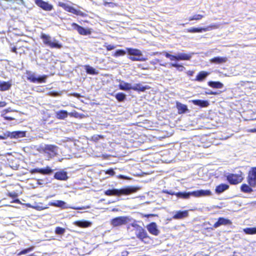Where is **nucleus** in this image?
Masks as SVG:
<instances>
[{
	"label": "nucleus",
	"mask_w": 256,
	"mask_h": 256,
	"mask_svg": "<svg viewBox=\"0 0 256 256\" xmlns=\"http://www.w3.org/2000/svg\"><path fill=\"white\" fill-rule=\"evenodd\" d=\"M139 190L137 186H129L120 190L109 189L105 190L104 194L108 196H120L122 195L128 196L136 192Z\"/></svg>",
	"instance_id": "f257e3e1"
},
{
	"label": "nucleus",
	"mask_w": 256,
	"mask_h": 256,
	"mask_svg": "<svg viewBox=\"0 0 256 256\" xmlns=\"http://www.w3.org/2000/svg\"><path fill=\"white\" fill-rule=\"evenodd\" d=\"M212 194L210 190H198L189 192H177L176 193V196L178 198L187 200L190 198L191 196L194 197H200L202 196H210Z\"/></svg>",
	"instance_id": "f03ea898"
},
{
	"label": "nucleus",
	"mask_w": 256,
	"mask_h": 256,
	"mask_svg": "<svg viewBox=\"0 0 256 256\" xmlns=\"http://www.w3.org/2000/svg\"><path fill=\"white\" fill-rule=\"evenodd\" d=\"M40 38L42 40L44 44L51 48L60 49L62 48V44L58 40L54 39L52 40L51 36L48 34L42 33Z\"/></svg>",
	"instance_id": "7ed1b4c3"
},
{
	"label": "nucleus",
	"mask_w": 256,
	"mask_h": 256,
	"mask_svg": "<svg viewBox=\"0 0 256 256\" xmlns=\"http://www.w3.org/2000/svg\"><path fill=\"white\" fill-rule=\"evenodd\" d=\"M128 54L130 56H130L129 59L132 61H145L146 58L142 57V52L137 48H126Z\"/></svg>",
	"instance_id": "20e7f679"
},
{
	"label": "nucleus",
	"mask_w": 256,
	"mask_h": 256,
	"mask_svg": "<svg viewBox=\"0 0 256 256\" xmlns=\"http://www.w3.org/2000/svg\"><path fill=\"white\" fill-rule=\"evenodd\" d=\"M135 234L136 237L144 244H148L152 241V238L143 228H140V230H136Z\"/></svg>",
	"instance_id": "39448f33"
},
{
	"label": "nucleus",
	"mask_w": 256,
	"mask_h": 256,
	"mask_svg": "<svg viewBox=\"0 0 256 256\" xmlns=\"http://www.w3.org/2000/svg\"><path fill=\"white\" fill-rule=\"evenodd\" d=\"M243 179V174L241 171L238 174H229L226 176V180L230 184H237L241 182Z\"/></svg>",
	"instance_id": "423d86ee"
},
{
	"label": "nucleus",
	"mask_w": 256,
	"mask_h": 256,
	"mask_svg": "<svg viewBox=\"0 0 256 256\" xmlns=\"http://www.w3.org/2000/svg\"><path fill=\"white\" fill-rule=\"evenodd\" d=\"M58 6L62 7L66 11L71 12L72 14H74L76 16H80L82 17H86L87 16V14L86 13L80 10H77L76 8H74V7L68 5L67 4L62 2H59L58 3Z\"/></svg>",
	"instance_id": "0eeeda50"
},
{
	"label": "nucleus",
	"mask_w": 256,
	"mask_h": 256,
	"mask_svg": "<svg viewBox=\"0 0 256 256\" xmlns=\"http://www.w3.org/2000/svg\"><path fill=\"white\" fill-rule=\"evenodd\" d=\"M164 56L166 58H170L172 61L188 60L192 57V56L190 54L185 53H180L177 55H172L167 52H165Z\"/></svg>",
	"instance_id": "6e6552de"
},
{
	"label": "nucleus",
	"mask_w": 256,
	"mask_h": 256,
	"mask_svg": "<svg viewBox=\"0 0 256 256\" xmlns=\"http://www.w3.org/2000/svg\"><path fill=\"white\" fill-rule=\"evenodd\" d=\"M44 153L47 154L49 158H52L58 154V147L54 144H46L42 148Z\"/></svg>",
	"instance_id": "1a4fd4ad"
},
{
	"label": "nucleus",
	"mask_w": 256,
	"mask_h": 256,
	"mask_svg": "<svg viewBox=\"0 0 256 256\" xmlns=\"http://www.w3.org/2000/svg\"><path fill=\"white\" fill-rule=\"evenodd\" d=\"M27 76L26 78L28 80L32 82L36 83H44L46 82V79L47 78V76L43 75L42 76H40L38 78L34 74H31L30 72H26Z\"/></svg>",
	"instance_id": "9d476101"
},
{
	"label": "nucleus",
	"mask_w": 256,
	"mask_h": 256,
	"mask_svg": "<svg viewBox=\"0 0 256 256\" xmlns=\"http://www.w3.org/2000/svg\"><path fill=\"white\" fill-rule=\"evenodd\" d=\"M247 182L252 186H256V166L252 167L248 172Z\"/></svg>",
	"instance_id": "9b49d317"
},
{
	"label": "nucleus",
	"mask_w": 256,
	"mask_h": 256,
	"mask_svg": "<svg viewBox=\"0 0 256 256\" xmlns=\"http://www.w3.org/2000/svg\"><path fill=\"white\" fill-rule=\"evenodd\" d=\"M218 27V26L216 24H211L204 28H188L186 32L190 33L202 32H203L210 30L212 29L217 28Z\"/></svg>",
	"instance_id": "f8f14e48"
},
{
	"label": "nucleus",
	"mask_w": 256,
	"mask_h": 256,
	"mask_svg": "<svg viewBox=\"0 0 256 256\" xmlns=\"http://www.w3.org/2000/svg\"><path fill=\"white\" fill-rule=\"evenodd\" d=\"M128 218L126 216H118L110 220V224L113 226H118L127 223Z\"/></svg>",
	"instance_id": "ddd939ff"
},
{
	"label": "nucleus",
	"mask_w": 256,
	"mask_h": 256,
	"mask_svg": "<svg viewBox=\"0 0 256 256\" xmlns=\"http://www.w3.org/2000/svg\"><path fill=\"white\" fill-rule=\"evenodd\" d=\"M72 26L74 29L76 30L80 35L87 36L90 34L92 33L90 28H85L75 22L72 24Z\"/></svg>",
	"instance_id": "4468645a"
},
{
	"label": "nucleus",
	"mask_w": 256,
	"mask_h": 256,
	"mask_svg": "<svg viewBox=\"0 0 256 256\" xmlns=\"http://www.w3.org/2000/svg\"><path fill=\"white\" fill-rule=\"evenodd\" d=\"M36 6L45 11H50L54 8L52 4L43 0H34Z\"/></svg>",
	"instance_id": "2eb2a0df"
},
{
	"label": "nucleus",
	"mask_w": 256,
	"mask_h": 256,
	"mask_svg": "<svg viewBox=\"0 0 256 256\" xmlns=\"http://www.w3.org/2000/svg\"><path fill=\"white\" fill-rule=\"evenodd\" d=\"M146 228L148 232L154 236H157L160 234V230L155 222H150L146 226Z\"/></svg>",
	"instance_id": "dca6fc26"
},
{
	"label": "nucleus",
	"mask_w": 256,
	"mask_h": 256,
	"mask_svg": "<svg viewBox=\"0 0 256 256\" xmlns=\"http://www.w3.org/2000/svg\"><path fill=\"white\" fill-rule=\"evenodd\" d=\"M232 224V222L230 220L224 217H220L218 218V221L214 224L213 227L217 228L222 225H231Z\"/></svg>",
	"instance_id": "f3484780"
},
{
	"label": "nucleus",
	"mask_w": 256,
	"mask_h": 256,
	"mask_svg": "<svg viewBox=\"0 0 256 256\" xmlns=\"http://www.w3.org/2000/svg\"><path fill=\"white\" fill-rule=\"evenodd\" d=\"M54 178L59 180H66L68 178L67 172L64 170L56 172L54 174Z\"/></svg>",
	"instance_id": "a211bd4d"
},
{
	"label": "nucleus",
	"mask_w": 256,
	"mask_h": 256,
	"mask_svg": "<svg viewBox=\"0 0 256 256\" xmlns=\"http://www.w3.org/2000/svg\"><path fill=\"white\" fill-rule=\"evenodd\" d=\"M8 136L10 138H23L26 136V132L14 131L12 132H8Z\"/></svg>",
	"instance_id": "6ab92c4d"
},
{
	"label": "nucleus",
	"mask_w": 256,
	"mask_h": 256,
	"mask_svg": "<svg viewBox=\"0 0 256 256\" xmlns=\"http://www.w3.org/2000/svg\"><path fill=\"white\" fill-rule=\"evenodd\" d=\"M248 184H242L240 186V190L243 192L250 194L253 192L252 188H256V186H252L249 182Z\"/></svg>",
	"instance_id": "aec40b11"
},
{
	"label": "nucleus",
	"mask_w": 256,
	"mask_h": 256,
	"mask_svg": "<svg viewBox=\"0 0 256 256\" xmlns=\"http://www.w3.org/2000/svg\"><path fill=\"white\" fill-rule=\"evenodd\" d=\"M176 107L178 109V114L186 113L188 110L186 105L184 104L178 102H176Z\"/></svg>",
	"instance_id": "412c9836"
},
{
	"label": "nucleus",
	"mask_w": 256,
	"mask_h": 256,
	"mask_svg": "<svg viewBox=\"0 0 256 256\" xmlns=\"http://www.w3.org/2000/svg\"><path fill=\"white\" fill-rule=\"evenodd\" d=\"M192 102L196 106H200V108H206L210 104L208 100H194Z\"/></svg>",
	"instance_id": "4be33fe9"
},
{
	"label": "nucleus",
	"mask_w": 256,
	"mask_h": 256,
	"mask_svg": "<svg viewBox=\"0 0 256 256\" xmlns=\"http://www.w3.org/2000/svg\"><path fill=\"white\" fill-rule=\"evenodd\" d=\"M132 90L136 92H144L146 90L150 88V86H143L141 84H136L134 86H132Z\"/></svg>",
	"instance_id": "5701e85b"
},
{
	"label": "nucleus",
	"mask_w": 256,
	"mask_h": 256,
	"mask_svg": "<svg viewBox=\"0 0 256 256\" xmlns=\"http://www.w3.org/2000/svg\"><path fill=\"white\" fill-rule=\"evenodd\" d=\"M188 216V210H184V211H178L176 214L173 216V218L174 219H182L184 218H186Z\"/></svg>",
	"instance_id": "b1692460"
},
{
	"label": "nucleus",
	"mask_w": 256,
	"mask_h": 256,
	"mask_svg": "<svg viewBox=\"0 0 256 256\" xmlns=\"http://www.w3.org/2000/svg\"><path fill=\"white\" fill-rule=\"evenodd\" d=\"M229 188V186L225 184H221L216 186L215 192L216 194H220L228 190Z\"/></svg>",
	"instance_id": "393cba45"
},
{
	"label": "nucleus",
	"mask_w": 256,
	"mask_h": 256,
	"mask_svg": "<svg viewBox=\"0 0 256 256\" xmlns=\"http://www.w3.org/2000/svg\"><path fill=\"white\" fill-rule=\"evenodd\" d=\"M68 115V113L66 110H60L56 112V118L58 120H64Z\"/></svg>",
	"instance_id": "a878e982"
},
{
	"label": "nucleus",
	"mask_w": 256,
	"mask_h": 256,
	"mask_svg": "<svg viewBox=\"0 0 256 256\" xmlns=\"http://www.w3.org/2000/svg\"><path fill=\"white\" fill-rule=\"evenodd\" d=\"M208 72L204 71L200 72L196 76L195 80L198 82H202L208 75Z\"/></svg>",
	"instance_id": "bb28decb"
},
{
	"label": "nucleus",
	"mask_w": 256,
	"mask_h": 256,
	"mask_svg": "<svg viewBox=\"0 0 256 256\" xmlns=\"http://www.w3.org/2000/svg\"><path fill=\"white\" fill-rule=\"evenodd\" d=\"M208 85L214 88H221L223 87V84L220 82L210 81L208 82Z\"/></svg>",
	"instance_id": "cd10ccee"
},
{
	"label": "nucleus",
	"mask_w": 256,
	"mask_h": 256,
	"mask_svg": "<svg viewBox=\"0 0 256 256\" xmlns=\"http://www.w3.org/2000/svg\"><path fill=\"white\" fill-rule=\"evenodd\" d=\"M119 88L124 90H132V86L128 82H124L118 85Z\"/></svg>",
	"instance_id": "c85d7f7f"
},
{
	"label": "nucleus",
	"mask_w": 256,
	"mask_h": 256,
	"mask_svg": "<svg viewBox=\"0 0 256 256\" xmlns=\"http://www.w3.org/2000/svg\"><path fill=\"white\" fill-rule=\"evenodd\" d=\"M53 172L50 166H47L44 168H40V174L43 175H49Z\"/></svg>",
	"instance_id": "c756f323"
},
{
	"label": "nucleus",
	"mask_w": 256,
	"mask_h": 256,
	"mask_svg": "<svg viewBox=\"0 0 256 256\" xmlns=\"http://www.w3.org/2000/svg\"><path fill=\"white\" fill-rule=\"evenodd\" d=\"M227 58L225 57H214L212 58L211 62H212L216 64H221L226 62Z\"/></svg>",
	"instance_id": "7c9ffc66"
},
{
	"label": "nucleus",
	"mask_w": 256,
	"mask_h": 256,
	"mask_svg": "<svg viewBox=\"0 0 256 256\" xmlns=\"http://www.w3.org/2000/svg\"><path fill=\"white\" fill-rule=\"evenodd\" d=\"M11 84L8 82H0V90L1 91H5L10 88Z\"/></svg>",
	"instance_id": "2f4dec72"
},
{
	"label": "nucleus",
	"mask_w": 256,
	"mask_h": 256,
	"mask_svg": "<svg viewBox=\"0 0 256 256\" xmlns=\"http://www.w3.org/2000/svg\"><path fill=\"white\" fill-rule=\"evenodd\" d=\"M85 70L88 74H98V72L94 68L88 65L85 66Z\"/></svg>",
	"instance_id": "473e14b6"
},
{
	"label": "nucleus",
	"mask_w": 256,
	"mask_h": 256,
	"mask_svg": "<svg viewBox=\"0 0 256 256\" xmlns=\"http://www.w3.org/2000/svg\"><path fill=\"white\" fill-rule=\"evenodd\" d=\"M126 54V52L124 50H118L112 54V56L115 58L124 56Z\"/></svg>",
	"instance_id": "72a5a7b5"
},
{
	"label": "nucleus",
	"mask_w": 256,
	"mask_h": 256,
	"mask_svg": "<svg viewBox=\"0 0 256 256\" xmlns=\"http://www.w3.org/2000/svg\"><path fill=\"white\" fill-rule=\"evenodd\" d=\"M244 232L248 234H256V228H246L244 229Z\"/></svg>",
	"instance_id": "f704fd0d"
},
{
	"label": "nucleus",
	"mask_w": 256,
	"mask_h": 256,
	"mask_svg": "<svg viewBox=\"0 0 256 256\" xmlns=\"http://www.w3.org/2000/svg\"><path fill=\"white\" fill-rule=\"evenodd\" d=\"M115 97L117 100L119 102H123L126 98V96L122 92H118L116 94Z\"/></svg>",
	"instance_id": "c9c22d12"
},
{
	"label": "nucleus",
	"mask_w": 256,
	"mask_h": 256,
	"mask_svg": "<svg viewBox=\"0 0 256 256\" xmlns=\"http://www.w3.org/2000/svg\"><path fill=\"white\" fill-rule=\"evenodd\" d=\"M76 224L81 228H87L88 227L90 224V222L88 221H78L76 222Z\"/></svg>",
	"instance_id": "e433bc0d"
},
{
	"label": "nucleus",
	"mask_w": 256,
	"mask_h": 256,
	"mask_svg": "<svg viewBox=\"0 0 256 256\" xmlns=\"http://www.w3.org/2000/svg\"><path fill=\"white\" fill-rule=\"evenodd\" d=\"M204 17V16H203L202 14H194L192 16H190L188 18V20L189 21H192V20H200L201 19H202Z\"/></svg>",
	"instance_id": "4c0bfd02"
},
{
	"label": "nucleus",
	"mask_w": 256,
	"mask_h": 256,
	"mask_svg": "<svg viewBox=\"0 0 256 256\" xmlns=\"http://www.w3.org/2000/svg\"><path fill=\"white\" fill-rule=\"evenodd\" d=\"M170 66L172 67L176 68L177 70L180 72H182L185 70V68L182 64H178L176 63H172Z\"/></svg>",
	"instance_id": "58836bf2"
},
{
	"label": "nucleus",
	"mask_w": 256,
	"mask_h": 256,
	"mask_svg": "<svg viewBox=\"0 0 256 256\" xmlns=\"http://www.w3.org/2000/svg\"><path fill=\"white\" fill-rule=\"evenodd\" d=\"M64 204L65 202L64 201L58 200L55 202H52L51 205L54 206L62 207L64 205Z\"/></svg>",
	"instance_id": "ea45409f"
},
{
	"label": "nucleus",
	"mask_w": 256,
	"mask_h": 256,
	"mask_svg": "<svg viewBox=\"0 0 256 256\" xmlns=\"http://www.w3.org/2000/svg\"><path fill=\"white\" fill-rule=\"evenodd\" d=\"M34 246H32L28 248L24 249V250H22V251H20L19 253H18V255L21 256L22 254H27V253L32 251L34 250Z\"/></svg>",
	"instance_id": "a19ab883"
},
{
	"label": "nucleus",
	"mask_w": 256,
	"mask_h": 256,
	"mask_svg": "<svg viewBox=\"0 0 256 256\" xmlns=\"http://www.w3.org/2000/svg\"><path fill=\"white\" fill-rule=\"evenodd\" d=\"M68 115L72 117H74L75 118H82L83 116L82 114H80L76 111H74V112L69 113Z\"/></svg>",
	"instance_id": "79ce46f5"
},
{
	"label": "nucleus",
	"mask_w": 256,
	"mask_h": 256,
	"mask_svg": "<svg viewBox=\"0 0 256 256\" xmlns=\"http://www.w3.org/2000/svg\"><path fill=\"white\" fill-rule=\"evenodd\" d=\"M65 231V228L60 226L56 227L55 229V233L57 234H62Z\"/></svg>",
	"instance_id": "37998d69"
},
{
	"label": "nucleus",
	"mask_w": 256,
	"mask_h": 256,
	"mask_svg": "<svg viewBox=\"0 0 256 256\" xmlns=\"http://www.w3.org/2000/svg\"><path fill=\"white\" fill-rule=\"evenodd\" d=\"M104 46L106 48L108 51L112 50L116 48V46L114 45L108 44L107 43L104 44Z\"/></svg>",
	"instance_id": "c03bdc74"
},
{
	"label": "nucleus",
	"mask_w": 256,
	"mask_h": 256,
	"mask_svg": "<svg viewBox=\"0 0 256 256\" xmlns=\"http://www.w3.org/2000/svg\"><path fill=\"white\" fill-rule=\"evenodd\" d=\"M6 196L12 198H16L18 196V194L16 192H8L7 193Z\"/></svg>",
	"instance_id": "a18cd8bd"
},
{
	"label": "nucleus",
	"mask_w": 256,
	"mask_h": 256,
	"mask_svg": "<svg viewBox=\"0 0 256 256\" xmlns=\"http://www.w3.org/2000/svg\"><path fill=\"white\" fill-rule=\"evenodd\" d=\"M12 111V110H11V108H10L4 109L2 111L1 116H4L6 113L11 112Z\"/></svg>",
	"instance_id": "49530a36"
},
{
	"label": "nucleus",
	"mask_w": 256,
	"mask_h": 256,
	"mask_svg": "<svg viewBox=\"0 0 256 256\" xmlns=\"http://www.w3.org/2000/svg\"><path fill=\"white\" fill-rule=\"evenodd\" d=\"M40 168H32L30 170V172L32 174H35V173L40 174Z\"/></svg>",
	"instance_id": "de8ad7c7"
},
{
	"label": "nucleus",
	"mask_w": 256,
	"mask_h": 256,
	"mask_svg": "<svg viewBox=\"0 0 256 256\" xmlns=\"http://www.w3.org/2000/svg\"><path fill=\"white\" fill-rule=\"evenodd\" d=\"M130 225L136 228V231L140 230V228H142L141 226L137 224L136 222L132 223Z\"/></svg>",
	"instance_id": "09e8293b"
},
{
	"label": "nucleus",
	"mask_w": 256,
	"mask_h": 256,
	"mask_svg": "<svg viewBox=\"0 0 256 256\" xmlns=\"http://www.w3.org/2000/svg\"><path fill=\"white\" fill-rule=\"evenodd\" d=\"M8 138V132L6 133H4L2 135H0V140H5Z\"/></svg>",
	"instance_id": "8fccbe9b"
},
{
	"label": "nucleus",
	"mask_w": 256,
	"mask_h": 256,
	"mask_svg": "<svg viewBox=\"0 0 256 256\" xmlns=\"http://www.w3.org/2000/svg\"><path fill=\"white\" fill-rule=\"evenodd\" d=\"M4 118L5 120H15V118H12V117H11V116H2Z\"/></svg>",
	"instance_id": "3c124183"
},
{
	"label": "nucleus",
	"mask_w": 256,
	"mask_h": 256,
	"mask_svg": "<svg viewBox=\"0 0 256 256\" xmlns=\"http://www.w3.org/2000/svg\"><path fill=\"white\" fill-rule=\"evenodd\" d=\"M106 174H108L112 176L114 174V170L112 169H110L107 170Z\"/></svg>",
	"instance_id": "603ef678"
},
{
	"label": "nucleus",
	"mask_w": 256,
	"mask_h": 256,
	"mask_svg": "<svg viewBox=\"0 0 256 256\" xmlns=\"http://www.w3.org/2000/svg\"><path fill=\"white\" fill-rule=\"evenodd\" d=\"M7 103L4 101L0 102V108L4 107L6 106Z\"/></svg>",
	"instance_id": "864d4df0"
},
{
	"label": "nucleus",
	"mask_w": 256,
	"mask_h": 256,
	"mask_svg": "<svg viewBox=\"0 0 256 256\" xmlns=\"http://www.w3.org/2000/svg\"><path fill=\"white\" fill-rule=\"evenodd\" d=\"M248 132H256V128L248 129L246 130Z\"/></svg>",
	"instance_id": "5fc2aeb1"
},
{
	"label": "nucleus",
	"mask_w": 256,
	"mask_h": 256,
	"mask_svg": "<svg viewBox=\"0 0 256 256\" xmlns=\"http://www.w3.org/2000/svg\"><path fill=\"white\" fill-rule=\"evenodd\" d=\"M165 192L167 194H170V195H172V196H173V195H175L176 196V192H168V191H166Z\"/></svg>",
	"instance_id": "6e6d98bb"
},
{
	"label": "nucleus",
	"mask_w": 256,
	"mask_h": 256,
	"mask_svg": "<svg viewBox=\"0 0 256 256\" xmlns=\"http://www.w3.org/2000/svg\"><path fill=\"white\" fill-rule=\"evenodd\" d=\"M12 202H14V203H16V204H20V200L18 198H16Z\"/></svg>",
	"instance_id": "4d7b16f0"
},
{
	"label": "nucleus",
	"mask_w": 256,
	"mask_h": 256,
	"mask_svg": "<svg viewBox=\"0 0 256 256\" xmlns=\"http://www.w3.org/2000/svg\"><path fill=\"white\" fill-rule=\"evenodd\" d=\"M16 50H17L16 48V46H14L12 48V51L13 52H14L16 54L18 53Z\"/></svg>",
	"instance_id": "13d9d810"
},
{
	"label": "nucleus",
	"mask_w": 256,
	"mask_h": 256,
	"mask_svg": "<svg viewBox=\"0 0 256 256\" xmlns=\"http://www.w3.org/2000/svg\"><path fill=\"white\" fill-rule=\"evenodd\" d=\"M154 214H144L143 216L146 217V218H149L150 216H152Z\"/></svg>",
	"instance_id": "bf43d9fd"
},
{
	"label": "nucleus",
	"mask_w": 256,
	"mask_h": 256,
	"mask_svg": "<svg viewBox=\"0 0 256 256\" xmlns=\"http://www.w3.org/2000/svg\"><path fill=\"white\" fill-rule=\"evenodd\" d=\"M208 94H214V95H216V94L218 93L216 92H209L208 93Z\"/></svg>",
	"instance_id": "052dcab7"
}]
</instances>
